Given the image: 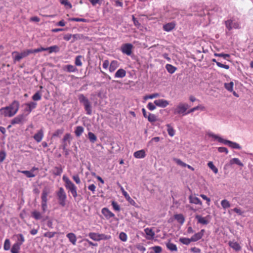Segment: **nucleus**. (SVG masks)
<instances>
[{
    "label": "nucleus",
    "instance_id": "obj_1",
    "mask_svg": "<svg viewBox=\"0 0 253 253\" xmlns=\"http://www.w3.org/2000/svg\"><path fill=\"white\" fill-rule=\"evenodd\" d=\"M62 179L65 182V187L71 192L74 198L76 199L78 197L77 187L66 175H64Z\"/></svg>",
    "mask_w": 253,
    "mask_h": 253
},
{
    "label": "nucleus",
    "instance_id": "obj_2",
    "mask_svg": "<svg viewBox=\"0 0 253 253\" xmlns=\"http://www.w3.org/2000/svg\"><path fill=\"white\" fill-rule=\"evenodd\" d=\"M56 194L59 205L63 207H65L66 206L67 195L63 188L60 187L58 190L56 192Z\"/></svg>",
    "mask_w": 253,
    "mask_h": 253
},
{
    "label": "nucleus",
    "instance_id": "obj_3",
    "mask_svg": "<svg viewBox=\"0 0 253 253\" xmlns=\"http://www.w3.org/2000/svg\"><path fill=\"white\" fill-rule=\"evenodd\" d=\"M32 49H26L22 51L20 53L17 51H13L12 53V55L13 56L14 54L17 55L13 57V61L14 62L19 61L21 59L25 58L31 54H33Z\"/></svg>",
    "mask_w": 253,
    "mask_h": 253
},
{
    "label": "nucleus",
    "instance_id": "obj_4",
    "mask_svg": "<svg viewBox=\"0 0 253 253\" xmlns=\"http://www.w3.org/2000/svg\"><path fill=\"white\" fill-rule=\"evenodd\" d=\"M213 137L215 139H217L219 142L222 143L225 145H227L232 148L237 149H241V147L240 146V145L236 142H232L228 140H225L217 135H214Z\"/></svg>",
    "mask_w": 253,
    "mask_h": 253
},
{
    "label": "nucleus",
    "instance_id": "obj_5",
    "mask_svg": "<svg viewBox=\"0 0 253 253\" xmlns=\"http://www.w3.org/2000/svg\"><path fill=\"white\" fill-rule=\"evenodd\" d=\"M226 27L229 31H230L233 28L239 29L240 28L239 23L235 20L232 19L227 20L225 22Z\"/></svg>",
    "mask_w": 253,
    "mask_h": 253
},
{
    "label": "nucleus",
    "instance_id": "obj_6",
    "mask_svg": "<svg viewBox=\"0 0 253 253\" xmlns=\"http://www.w3.org/2000/svg\"><path fill=\"white\" fill-rule=\"evenodd\" d=\"M12 113V116H14L18 112L19 108V103L17 100L13 101L9 106H6Z\"/></svg>",
    "mask_w": 253,
    "mask_h": 253
},
{
    "label": "nucleus",
    "instance_id": "obj_7",
    "mask_svg": "<svg viewBox=\"0 0 253 253\" xmlns=\"http://www.w3.org/2000/svg\"><path fill=\"white\" fill-rule=\"evenodd\" d=\"M189 108V106L186 103H179L176 108L174 110V114H183Z\"/></svg>",
    "mask_w": 253,
    "mask_h": 253
},
{
    "label": "nucleus",
    "instance_id": "obj_8",
    "mask_svg": "<svg viewBox=\"0 0 253 253\" xmlns=\"http://www.w3.org/2000/svg\"><path fill=\"white\" fill-rule=\"evenodd\" d=\"M133 45L131 43H125L122 45L121 51L127 55H130L132 53Z\"/></svg>",
    "mask_w": 253,
    "mask_h": 253
},
{
    "label": "nucleus",
    "instance_id": "obj_9",
    "mask_svg": "<svg viewBox=\"0 0 253 253\" xmlns=\"http://www.w3.org/2000/svg\"><path fill=\"white\" fill-rule=\"evenodd\" d=\"M26 116L27 115L24 114L18 115L11 121V125H14L23 123L25 121Z\"/></svg>",
    "mask_w": 253,
    "mask_h": 253
},
{
    "label": "nucleus",
    "instance_id": "obj_10",
    "mask_svg": "<svg viewBox=\"0 0 253 253\" xmlns=\"http://www.w3.org/2000/svg\"><path fill=\"white\" fill-rule=\"evenodd\" d=\"M25 105L26 106V107L24 111L25 112H27V114H26L27 116L33 109L36 107L37 104L35 102H30L29 103H26Z\"/></svg>",
    "mask_w": 253,
    "mask_h": 253
},
{
    "label": "nucleus",
    "instance_id": "obj_11",
    "mask_svg": "<svg viewBox=\"0 0 253 253\" xmlns=\"http://www.w3.org/2000/svg\"><path fill=\"white\" fill-rule=\"evenodd\" d=\"M154 103L157 106L162 108H165L169 104L168 101L163 99L156 100L154 101Z\"/></svg>",
    "mask_w": 253,
    "mask_h": 253
},
{
    "label": "nucleus",
    "instance_id": "obj_12",
    "mask_svg": "<svg viewBox=\"0 0 253 253\" xmlns=\"http://www.w3.org/2000/svg\"><path fill=\"white\" fill-rule=\"evenodd\" d=\"M101 212L107 219L115 217V214L107 208H103Z\"/></svg>",
    "mask_w": 253,
    "mask_h": 253
},
{
    "label": "nucleus",
    "instance_id": "obj_13",
    "mask_svg": "<svg viewBox=\"0 0 253 253\" xmlns=\"http://www.w3.org/2000/svg\"><path fill=\"white\" fill-rule=\"evenodd\" d=\"M78 99L80 102L83 104L84 107L85 106V105H88L91 103L88 98H86L83 94L79 95Z\"/></svg>",
    "mask_w": 253,
    "mask_h": 253
},
{
    "label": "nucleus",
    "instance_id": "obj_14",
    "mask_svg": "<svg viewBox=\"0 0 253 253\" xmlns=\"http://www.w3.org/2000/svg\"><path fill=\"white\" fill-rule=\"evenodd\" d=\"M0 114L3 116L4 117H13L12 113H11V111H10V110L8 109V108L6 106L0 108Z\"/></svg>",
    "mask_w": 253,
    "mask_h": 253
},
{
    "label": "nucleus",
    "instance_id": "obj_15",
    "mask_svg": "<svg viewBox=\"0 0 253 253\" xmlns=\"http://www.w3.org/2000/svg\"><path fill=\"white\" fill-rule=\"evenodd\" d=\"M63 69L64 71L69 73L75 72L78 71L77 68L75 66L70 64L64 66L63 67Z\"/></svg>",
    "mask_w": 253,
    "mask_h": 253
},
{
    "label": "nucleus",
    "instance_id": "obj_16",
    "mask_svg": "<svg viewBox=\"0 0 253 253\" xmlns=\"http://www.w3.org/2000/svg\"><path fill=\"white\" fill-rule=\"evenodd\" d=\"M43 136V131L42 129L39 130L34 136V139L37 142H40L42 141Z\"/></svg>",
    "mask_w": 253,
    "mask_h": 253
},
{
    "label": "nucleus",
    "instance_id": "obj_17",
    "mask_svg": "<svg viewBox=\"0 0 253 253\" xmlns=\"http://www.w3.org/2000/svg\"><path fill=\"white\" fill-rule=\"evenodd\" d=\"M195 218L197 219L198 223L203 225H207L209 223V221L207 219L206 217H203L200 215H196Z\"/></svg>",
    "mask_w": 253,
    "mask_h": 253
},
{
    "label": "nucleus",
    "instance_id": "obj_18",
    "mask_svg": "<svg viewBox=\"0 0 253 253\" xmlns=\"http://www.w3.org/2000/svg\"><path fill=\"white\" fill-rule=\"evenodd\" d=\"M144 231L147 237L146 238L148 240L153 239L155 236V232L152 229L147 228L144 229Z\"/></svg>",
    "mask_w": 253,
    "mask_h": 253
},
{
    "label": "nucleus",
    "instance_id": "obj_19",
    "mask_svg": "<svg viewBox=\"0 0 253 253\" xmlns=\"http://www.w3.org/2000/svg\"><path fill=\"white\" fill-rule=\"evenodd\" d=\"M228 244L231 248L236 251H239L241 250V247L237 242L230 241Z\"/></svg>",
    "mask_w": 253,
    "mask_h": 253
},
{
    "label": "nucleus",
    "instance_id": "obj_20",
    "mask_svg": "<svg viewBox=\"0 0 253 253\" xmlns=\"http://www.w3.org/2000/svg\"><path fill=\"white\" fill-rule=\"evenodd\" d=\"M175 26V24L173 22L167 23L163 26V29L165 31L169 32L173 30Z\"/></svg>",
    "mask_w": 253,
    "mask_h": 253
},
{
    "label": "nucleus",
    "instance_id": "obj_21",
    "mask_svg": "<svg viewBox=\"0 0 253 253\" xmlns=\"http://www.w3.org/2000/svg\"><path fill=\"white\" fill-rule=\"evenodd\" d=\"M119 64L117 61H112L109 66L110 72H113L119 67Z\"/></svg>",
    "mask_w": 253,
    "mask_h": 253
},
{
    "label": "nucleus",
    "instance_id": "obj_22",
    "mask_svg": "<svg viewBox=\"0 0 253 253\" xmlns=\"http://www.w3.org/2000/svg\"><path fill=\"white\" fill-rule=\"evenodd\" d=\"M126 75V71L123 69H120L116 72L115 74V77L122 78L125 77Z\"/></svg>",
    "mask_w": 253,
    "mask_h": 253
},
{
    "label": "nucleus",
    "instance_id": "obj_23",
    "mask_svg": "<svg viewBox=\"0 0 253 253\" xmlns=\"http://www.w3.org/2000/svg\"><path fill=\"white\" fill-rule=\"evenodd\" d=\"M67 237L73 245H75L76 244L77 238L75 234L70 233L67 234Z\"/></svg>",
    "mask_w": 253,
    "mask_h": 253
},
{
    "label": "nucleus",
    "instance_id": "obj_24",
    "mask_svg": "<svg viewBox=\"0 0 253 253\" xmlns=\"http://www.w3.org/2000/svg\"><path fill=\"white\" fill-rule=\"evenodd\" d=\"M190 203L195 204L196 205H202V202L201 200L197 197L193 196H190L189 197Z\"/></svg>",
    "mask_w": 253,
    "mask_h": 253
},
{
    "label": "nucleus",
    "instance_id": "obj_25",
    "mask_svg": "<svg viewBox=\"0 0 253 253\" xmlns=\"http://www.w3.org/2000/svg\"><path fill=\"white\" fill-rule=\"evenodd\" d=\"M42 213H41L40 212L37 211H32L31 215L35 219L40 220L42 219Z\"/></svg>",
    "mask_w": 253,
    "mask_h": 253
},
{
    "label": "nucleus",
    "instance_id": "obj_26",
    "mask_svg": "<svg viewBox=\"0 0 253 253\" xmlns=\"http://www.w3.org/2000/svg\"><path fill=\"white\" fill-rule=\"evenodd\" d=\"M145 155V152L143 150L137 151L134 153V156L136 158H143Z\"/></svg>",
    "mask_w": 253,
    "mask_h": 253
},
{
    "label": "nucleus",
    "instance_id": "obj_27",
    "mask_svg": "<svg viewBox=\"0 0 253 253\" xmlns=\"http://www.w3.org/2000/svg\"><path fill=\"white\" fill-rule=\"evenodd\" d=\"M48 194V192L47 191L46 189H44L42 190L41 199H42V203H47V195Z\"/></svg>",
    "mask_w": 253,
    "mask_h": 253
},
{
    "label": "nucleus",
    "instance_id": "obj_28",
    "mask_svg": "<svg viewBox=\"0 0 253 253\" xmlns=\"http://www.w3.org/2000/svg\"><path fill=\"white\" fill-rule=\"evenodd\" d=\"M62 172L63 169L61 167H55L52 170V174L55 176H60Z\"/></svg>",
    "mask_w": 253,
    "mask_h": 253
},
{
    "label": "nucleus",
    "instance_id": "obj_29",
    "mask_svg": "<svg viewBox=\"0 0 253 253\" xmlns=\"http://www.w3.org/2000/svg\"><path fill=\"white\" fill-rule=\"evenodd\" d=\"M60 50V48L58 46L55 45L50 47H47V51H49V53H51L52 52H58Z\"/></svg>",
    "mask_w": 253,
    "mask_h": 253
},
{
    "label": "nucleus",
    "instance_id": "obj_30",
    "mask_svg": "<svg viewBox=\"0 0 253 253\" xmlns=\"http://www.w3.org/2000/svg\"><path fill=\"white\" fill-rule=\"evenodd\" d=\"M72 38H73V40L71 42V43H73L76 41H77L78 40L84 39L85 37L82 34H76L73 35Z\"/></svg>",
    "mask_w": 253,
    "mask_h": 253
},
{
    "label": "nucleus",
    "instance_id": "obj_31",
    "mask_svg": "<svg viewBox=\"0 0 253 253\" xmlns=\"http://www.w3.org/2000/svg\"><path fill=\"white\" fill-rule=\"evenodd\" d=\"M20 244H14L11 249V253H19V251L20 249Z\"/></svg>",
    "mask_w": 253,
    "mask_h": 253
},
{
    "label": "nucleus",
    "instance_id": "obj_32",
    "mask_svg": "<svg viewBox=\"0 0 253 253\" xmlns=\"http://www.w3.org/2000/svg\"><path fill=\"white\" fill-rule=\"evenodd\" d=\"M166 69L168 72L170 74H173L176 70L177 68L173 65L167 64L166 65Z\"/></svg>",
    "mask_w": 253,
    "mask_h": 253
},
{
    "label": "nucleus",
    "instance_id": "obj_33",
    "mask_svg": "<svg viewBox=\"0 0 253 253\" xmlns=\"http://www.w3.org/2000/svg\"><path fill=\"white\" fill-rule=\"evenodd\" d=\"M174 218L180 224H183L185 221V218L182 214L174 215Z\"/></svg>",
    "mask_w": 253,
    "mask_h": 253
},
{
    "label": "nucleus",
    "instance_id": "obj_34",
    "mask_svg": "<svg viewBox=\"0 0 253 253\" xmlns=\"http://www.w3.org/2000/svg\"><path fill=\"white\" fill-rule=\"evenodd\" d=\"M84 127L82 126H78L76 127L75 133L77 137L80 136L84 132Z\"/></svg>",
    "mask_w": 253,
    "mask_h": 253
},
{
    "label": "nucleus",
    "instance_id": "obj_35",
    "mask_svg": "<svg viewBox=\"0 0 253 253\" xmlns=\"http://www.w3.org/2000/svg\"><path fill=\"white\" fill-rule=\"evenodd\" d=\"M166 126L167 127V131L169 135L170 136H173L175 134V130L173 127L170 126V124H167Z\"/></svg>",
    "mask_w": 253,
    "mask_h": 253
},
{
    "label": "nucleus",
    "instance_id": "obj_36",
    "mask_svg": "<svg viewBox=\"0 0 253 253\" xmlns=\"http://www.w3.org/2000/svg\"><path fill=\"white\" fill-rule=\"evenodd\" d=\"M99 233H93L91 232L89 233L88 234V236L90 238H91L92 240L94 241H99Z\"/></svg>",
    "mask_w": 253,
    "mask_h": 253
},
{
    "label": "nucleus",
    "instance_id": "obj_37",
    "mask_svg": "<svg viewBox=\"0 0 253 253\" xmlns=\"http://www.w3.org/2000/svg\"><path fill=\"white\" fill-rule=\"evenodd\" d=\"M166 246L167 248L172 252L177 251V250L176 246L175 244L171 243L170 242H169L168 243H167Z\"/></svg>",
    "mask_w": 253,
    "mask_h": 253
},
{
    "label": "nucleus",
    "instance_id": "obj_38",
    "mask_svg": "<svg viewBox=\"0 0 253 253\" xmlns=\"http://www.w3.org/2000/svg\"><path fill=\"white\" fill-rule=\"evenodd\" d=\"M230 163L231 165H233L235 164L238 166L243 167V164L240 161L238 158H233L230 161Z\"/></svg>",
    "mask_w": 253,
    "mask_h": 253
},
{
    "label": "nucleus",
    "instance_id": "obj_39",
    "mask_svg": "<svg viewBox=\"0 0 253 253\" xmlns=\"http://www.w3.org/2000/svg\"><path fill=\"white\" fill-rule=\"evenodd\" d=\"M20 172L24 174L27 177L31 178L35 176V174L30 171V170H21Z\"/></svg>",
    "mask_w": 253,
    "mask_h": 253
},
{
    "label": "nucleus",
    "instance_id": "obj_40",
    "mask_svg": "<svg viewBox=\"0 0 253 253\" xmlns=\"http://www.w3.org/2000/svg\"><path fill=\"white\" fill-rule=\"evenodd\" d=\"M212 61L213 62H215L216 65L220 68H224L225 69H229V66L228 65H225L223 64H222L221 63L218 62L216 61L215 59H212Z\"/></svg>",
    "mask_w": 253,
    "mask_h": 253
},
{
    "label": "nucleus",
    "instance_id": "obj_41",
    "mask_svg": "<svg viewBox=\"0 0 253 253\" xmlns=\"http://www.w3.org/2000/svg\"><path fill=\"white\" fill-rule=\"evenodd\" d=\"M42 98V94L40 91L36 92L32 96V99L36 101L40 100Z\"/></svg>",
    "mask_w": 253,
    "mask_h": 253
},
{
    "label": "nucleus",
    "instance_id": "obj_42",
    "mask_svg": "<svg viewBox=\"0 0 253 253\" xmlns=\"http://www.w3.org/2000/svg\"><path fill=\"white\" fill-rule=\"evenodd\" d=\"M179 240L180 242L186 245H188L192 242V240H191V238H180Z\"/></svg>",
    "mask_w": 253,
    "mask_h": 253
},
{
    "label": "nucleus",
    "instance_id": "obj_43",
    "mask_svg": "<svg viewBox=\"0 0 253 253\" xmlns=\"http://www.w3.org/2000/svg\"><path fill=\"white\" fill-rule=\"evenodd\" d=\"M233 82H231L229 83H225L224 87L227 90L232 92L233 91Z\"/></svg>",
    "mask_w": 253,
    "mask_h": 253
},
{
    "label": "nucleus",
    "instance_id": "obj_44",
    "mask_svg": "<svg viewBox=\"0 0 253 253\" xmlns=\"http://www.w3.org/2000/svg\"><path fill=\"white\" fill-rule=\"evenodd\" d=\"M123 195L125 197V198L127 200V201L132 205H134L135 203L134 201L132 200L127 194V192L123 190Z\"/></svg>",
    "mask_w": 253,
    "mask_h": 253
},
{
    "label": "nucleus",
    "instance_id": "obj_45",
    "mask_svg": "<svg viewBox=\"0 0 253 253\" xmlns=\"http://www.w3.org/2000/svg\"><path fill=\"white\" fill-rule=\"evenodd\" d=\"M88 138L91 142L94 143L96 141L97 137L93 133L91 132H89L88 133Z\"/></svg>",
    "mask_w": 253,
    "mask_h": 253
},
{
    "label": "nucleus",
    "instance_id": "obj_46",
    "mask_svg": "<svg viewBox=\"0 0 253 253\" xmlns=\"http://www.w3.org/2000/svg\"><path fill=\"white\" fill-rule=\"evenodd\" d=\"M221 205L224 209L230 208V204L227 200H223L221 202Z\"/></svg>",
    "mask_w": 253,
    "mask_h": 253
},
{
    "label": "nucleus",
    "instance_id": "obj_47",
    "mask_svg": "<svg viewBox=\"0 0 253 253\" xmlns=\"http://www.w3.org/2000/svg\"><path fill=\"white\" fill-rule=\"evenodd\" d=\"M208 167L213 171L214 173H217L218 172V169L213 165L212 162H209L208 163Z\"/></svg>",
    "mask_w": 253,
    "mask_h": 253
},
{
    "label": "nucleus",
    "instance_id": "obj_48",
    "mask_svg": "<svg viewBox=\"0 0 253 253\" xmlns=\"http://www.w3.org/2000/svg\"><path fill=\"white\" fill-rule=\"evenodd\" d=\"M147 119L150 123L155 122L157 121L156 116L154 114L151 113H149Z\"/></svg>",
    "mask_w": 253,
    "mask_h": 253
},
{
    "label": "nucleus",
    "instance_id": "obj_49",
    "mask_svg": "<svg viewBox=\"0 0 253 253\" xmlns=\"http://www.w3.org/2000/svg\"><path fill=\"white\" fill-rule=\"evenodd\" d=\"M10 248V242L9 239H7L4 243L3 249L5 251H8Z\"/></svg>",
    "mask_w": 253,
    "mask_h": 253
},
{
    "label": "nucleus",
    "instance_id": "obj_50",
    "mask_svg": "<svg viewBox=\"0 0 253 253\" xmlns=\"http://www.w3.org/2000/svg\"><path fill=\"white\" fill-rule=\"evenodd\" d=\"M69 21H76V22H87L88 21V20L84 19V18H71L69 19Z\"/></svg>",
    "mask_w": 253,
    "mask_h": 253
},
{
    "label": "nucleus",
    "instance_id": "obj_51",
    "mask_svg": "<svg viewBox=\"0 0 253 253\" xmlns=\"http://www.w3.org/2000/svg\"><path fill=\"white\" fill-rule=\"evenodd\" d=\"M82 58V56L78 55L76 57L75 59V65L78 66H81L82 65V62L81 61V58Z\"/></svg>",
    "mask_w": 253,
    "mask_h": 253
},
{
    "label": "nucleus",
    "instance_id": "obj_52",
    "mask_svg": "<svg viewBox=\"0 0 253 253\" xmlns=\"http://www.w3.org/2000/svg\"><path fill=\"white\" fill-rule=\"evenodd\" d=\"M202 238L201 235L199 234V233H197L195 234L191 238V240H192V242H196Z\"/></svg>",
    "mask_w": 253,
    "mask_h": 253
},
{
    "label": "nucleus",
    "instance_id": "obj_53",
    "mask_svg": "<svg viewBox=\"0 0 253 253\" xmlns=\"http://www.w3.org/2000/svg\"><path fill=\"white\" fill-rule=\"evenodd\" d=\"M214 55L215 56L223 57L224 59H227V58H229L230 56V55L229 54H225L223 53H215L214 54Z\"/></svg>",
    "mask_w": 253,
    "mask_h": 253
},
{
    "label": "nucleus",
    "instance_id": "obj_54",
    "mask_svg": "<svg viewBox=\"0 0 253 253\" xmlns=\"http://www.w3.org/2000/svg\"><path fill=\"white\" fill-rule=\"evenodd\" d=\"M18 237V241L16 242L17 244H20V246L25 241V239L23 235L22 234H19L17 235Z\"/></svg>",
    "mask_w": 253,
    "mask_h": 253
},
{
    "label": "nucleus",
    "instance_id": "obj_55",
    "mask_svg": "<svg viewBox=\"0 0 253 253\" xmlns=\"http://www.w3.org/2000/svg\"><path fill=\"white\" fill-rule=\"evenodd\" d=\"M174 161L178 165L182 167H186L187 164L183 162L181 160L179 159L174 158L173 159Z\"/></svg>",
    "mask_w": 253,
    "mask_h": 253
},
{
    "label": "nucleus",
    "instance_id": "obj_56",
    "mask_svg": "<svg viewBox=\"0 0 253 253\" xmlns=\"http://www.w3.org/2000/svg\"><path fill=\"white\" fill-rule=\"evenodd\" d=\"M84 109L86 112V114L88 115H90L92 114V109H91V103L88 105H85L84 107Z\"/></svg>",
    "mask_w": 253,
    "mask_h": 253
},
{
    "label": "nucleus",
    "instance_id": "obj_57",
    "mask_svg": "<svg viewBox=\"0 0 253 253\" xmlns=\"http://www.w3.org/2000/svg\"><path fill=\"white\" fill-rule=\"evenodd\" d=\"M60 2L61 4L64 5L65 6H67L68 8H72V4L69 1V0H61Z\"/></svg>",
    "mask_w": 253,
    "mask_h": 253
},
{
    "label": "nucleus",
    "instance_id": "obj_58",
    "mask_svg": "<svg viewBox=\"0 0 253 253\" xmlns=\"http://www.w3.org/2000/svg\"><path fill=\"white\" fill-rule=\"evenodd\" d=\"M56 233V232H47L44 234L43 236L45 237L51 238L53 237Z\"/></svg>",
    "mask_w": 253,
    "mask_h": 253
},
{
    "label": "nucleus",
    "instance_id": "obj_59",
    "mask_svg": "<svg viewBox=\"0 0 253 253\" xmlns=\"http://www.w3.org/2000/svg\"><path fill=\"white\" fill-rule=\"evenodd\" d=\"M33 53H36L39 52H41L43 51H47V47L44 48V47H40L38 48L37 49H32Z\"/></svg>",
    "mask_w": 253,
    "mask_h": 253
},
{
    "label": "nucleus",
    "instance_id": "obj_60",
    "mask_svg": "<svg viewBox=\"0 0 253 253\" xmlns=\"http://www.w3.org/2000/svg\"><path fill=\"white\" fill-rule=\"evenodd\" d=\"M119 238L121 241L125 242L127 240V235L125 233L121 232L119 235Z\"/></svg>",
    "mask_w": 253,
    "mask_h": 253
},
{
    "label": "nucleus",
    "instance_id": "obj_61",
    "mask_svg": "<svg viewBox=\"0 0 253 253\" xmlns=\"http://www.w3.org/2000/svg\"><path fill=\"white\" fill-rule=\"evenodd\" d=\"M63 132V130L59 129L56 130L54 133L52 134V137H58L61 135Z\"/></svg>",
    "mask_w": 253,
    "mask_h": 253
},
{
    "label": "nucleus",
    "instance_id": "obj_62",
    "mask_svg": "<svg viewBox=\"0 0 253 253\" xmlns=\"http://www.w3.org/2000/svg\"><path fill=\"white\" fill-rule=\"evenodd\" d=\"M112 206H113L114 210L118 211H120V206L118 204V203L116 202L112 201Z\"/></svg>",
    "mask_w": 253,
    "mask_h": 253
},
{
    "label": "nucleus",
    "instance_id": "obj_63",
    "mask_svg": "<svg viewBox=\"0 0 253 253\" xmlns=\"http://www.w3.org/2000/svg\"><path fill=\"white\" fill-rule=\"evenodd\" d=\"M99 241L101 240H108L111 238V236L107 235L104 234H99Z\"/></svg>",
    "mask_w": 253,
    "mask_h": 253
},
{
    "label": "nucleus",
    "instance_id": "obj_64",
    "mask_svg": "<svg viewBox=\"0 0 253 253\" xmlns=\"http://www.w3.org/2000/svg\"><path fill=\"white\" fill-rule=\"evenodd\" d=\"M152 249L155 253H161L162 251V249L160 246H154L152 247Z\"/></svg>",
    "mask_w": 253,
    "mask_h": 253
}]
</instances>
